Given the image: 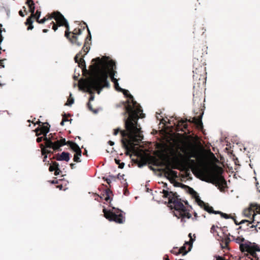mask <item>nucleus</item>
I'll use <instances>...</instances> for the list:
<instances>
[{"label":"nucleus","instance_id":"23","mask_svg":"<svg viewBox=\"0 0 260 260\" xmlns=\"http://www.w3.org/2000/svg\"><path fill=\"white\" fill-rule=\"evenodd\" d=\"M32 20H31V18H28L26 20V24L29 25L27 29L28 30H31L34 28V26L32 25Z\"/></svg>","mask_w":260,"mask_h":260},{"label":"nucleus","instance_id":"58","mask_svg":"<svg viewBox=\"0 0 260 260\" xmlns=\"http://www.w3.org/2000/svg\"><path fill=\"white\" fill-rule=\"evenodd\" d=\"M47 155H45L44 157V159H43V161H46V159H47Z\"/></svg>","mask_w":260,"mask_h":260},{"label":"nucleus","instance_id":"54","mask_svg":"<svg viewBox=\"0 0 260 260\" xmlns=\"http://www.w3.org/2000/svg\"><path fill=\"white\" fill-rule=\"evenodd\" d=\"M48 31V29H44L43 30V32L44 33L47 32Z\"/></svg>","mask_w":260,"mask_h":260},{"label":"nucleus","instance_id":"60","mask_svg":"<svg viewBox=\"0 0 260 260\" xmlns=\"http://www.w3.org/2000/svg\"><path fill=\"white\" fill-rule=\"evenodd\" d=\"M74 79L75 80H77L78 79V77L77 76H74Z\"/></svg>","mask_w":260,"mask_h":260},{"label":"nucleus","instance_id":"10","mask_svg":"<svg viewBox=\"0 0 260 260\" xmlns=\"http://www.w3.org/2000/svg\"><path fill=\"white\" fill-rule=\"evenodd\" d=\"M81 56L83 57L84 55H82V52H80L76 54L74 58V60L76 63H78L79 67L82 69L83 71H85L86 72L87 70L86 69V64L84 60L82 57L79 59Z\"/></svg>","mask_w":260,"mask_h":260},{"label":"nucleus","instance_id":"51","mask_svg":"<svg viewBox=\"0 0 260 260\" xmlns=\"http://www.w3.org/2000/svg\"><path fill=\"white\" fill-rule=\"evenodd\" d=\"M70 166L72 169H74L75 166V164H71Z\"/></svg>","mask_w":260,"mask_h":260},{"label":"nucleus","instance_id":"63","mask_svg":"<svg viewBox=\"0 0 260 260\" xmlns=\"http://www.w3.org/2000/svg\"><path fill=\"white\" fill-rule=\"evenodd\" d=\"M78 34H80L81 33V30L80 29H78Z\"/></svg>","mask_w":260,"mask_h":260},{"label":"nucleus","instance_id":"17","mask_svg":"<svg viewBox=\"0 0 260 260\" xmlns=\"http://www.w3.org/2000/svg\"><path fill=\"white\" fill-rule=\"evenodd\" d=\"M92 78V77H91V78H90L89 79H88V80L85 82V84H84V86H85V88H86V91H87L88 92H89L91 94V95H90V98H89V103H90L91 101H93L94 98V95L92 94V93H93V91L96 90V91H97V92H98V90H99V89H100L101 88V87H102V85H101V87H100L98 89L93 90H92V91H88V90H87V87H86V84H87V82H88L89 80H90Z\"/></svg>","mask_w":260,"mask_h":260},{"label":"nucleus","instance_id":"48","mask_svg":"<svg viewBox=\"0 0 260 260\" xmlns=\"http://www.w3.org/2000/svg\"><path fill=\"white\" fill-rule=\"evenodd\" d=\"M5 11H6V12L7 15L8 16H9V13H10V11H9V10L5 9Z\"/></svg>","mask_w":260,"mask_h":260},{"label":"nucleus","instance_id":"57","mask_svg":"<svg viewBox=\"0 0 260 260\" xmlns=\"http://www.w3.org/2000/svg\"><path fill=\"white\" fill-rule=\"evenodd\" d=\"M164 259H165V260H170L169 257L167 255H166V257H164Z\"/></svg>","mask_w":260,"mask_h":260},{"label":"nucleus","instance_id":"4","mask_svg":"<svg viewBox=\"0 0 260 260\" xmlns=\"http://www.w3.org/2000/svg\"><path fill=\"white\" fill-rule=\"evenodd\" d=\"M37 136L43 135L44 136V141L45 142V146L46 148H51L54 150H58L60 147L66 145V141L64 138L58 139V134H50L47 136L49 132V128L47 126H42L40 128V133H38V129H36Z\"/></svg>","mask_w":260,"mask_h":260},{"label":"nucleus","instance_id":"20","mask_svg":"<svg viewBox=\"0 0 260 260\" xmlns=\"http://www.w3.org/2000/svg\"><path fill=\"white\" fill-rule=\"evenodd\" d=\"M185 248V247L184 246L182 247L179 249H178L177 248L174 247L172 250H171V252L175 255H178L182 253V250Z\"/></svg>","mask_w":260,"mask_h":260},{"label":"nucleus","instance_id":"24","mask_svg":"<svg viewBox=\"0 0 260 260\" xmlns=\"http://www.w3.org/2000/svg\"><path fill=\"white\" fill-rule=\"evenodd\" d=\"M78 152H77L75 154L74 157V161L75 162H81V160L80 159V157L81 156L82 153H80L79 154H78Z\"/></svg>","mask_w":260,"mask_h":260},{"label":"nucleus","instance_id":"61","mask_svg":"<svg viewBox=\"0 0 260 260\" xmlns=\"http://www.w3.org/2000/svg\"><path fill=\"white\" fill-rule=\"evenodd\" d=\"M62 120H64V122L68 121V120L67 119H64V118H63Z\"/></svg>","mask_w":260,"mask_h":260},{"label":"nucleus","instance_id":"30","mask_svg":"<svg viewBox=\"0 0 260 260\" xmlns=\"http://www.w3.org/2000/svg\"><path fill=\"white\" fill-rule=\"evenodd\" d=\"M216 228H218V226H215V225H212L211 228V233H212L214 235H215V234H217H217V232L216 231Z\"/></svg>","mask_w":260,"mask_h":260},{"label":"nucleus","instance_id":"40","mask_svg":"<svg viewBox=\"0 0 260 260\" xmlns=\"http://www.w3.org/2000/svg\"><path fill=\"white\" fill-rule=\"evenodd\" d=\"M51 24H53V26H52V29L54 30V31H56L57 29V26L55 24V23L52 21Z\"/></svg>","mask_w":260,"mask_h":260},{"label":"nucleus","instance_id":"64","mask_svg":"<svg viewBox=\"0 0 260 260\" xmlns=\"http://www.w3.org/2000/svg\"><path fill=\"white\" fill-rule=\"evenodd\" d=\"M186 253H187V251H185V252L183 254V255H185V254H186Z\"/></svg>","mask_w":260,"mask_h":260},{"label":"nucleus","instance_id":"59","mask_svg":"<svg viewBox=\"0 0 260 260\" xmlns=\"http://www.w3.org/2000/svg\"><path fill=\"white\" fill-rule=\"evenodd\" d=\"M60 124L61 125H63V124H64V120H62V121L60 122Z\"/></svg>","mask_w":260,"mask_h":260},{"label":"nucleus","instance_id":"14","mask_svg":"<svg viewBox=\"0 0 260 260\" xmlns=\"http://www.w3.org/2000/svg\"><path fill=\"white\" fill-rule=\"evenodd\" d=\"M251 243L248 241H245L240 245V250L242 252H248L251 249Z\"/></svg>","mask_w":260,"mask_h":260},{"label":"nucleus","instance_id":"7","mask_svg":"<svg viewBox=\"0 0 260 260\" xmlns=\"http://www.w3.org/2000/svg\"><path fill=\"white\" fill-rule=\"evenodd\" d=\"M189 189L191 190L190 193L195 196L196 201L201 207L203 208L206 211L210 213H214L215 214H219L221 215L222 212L219 211H214L212 207L209 206V205L206 204L201 200L199 196L197 195V192L192 188H189Z\"/></svg>","mask_w":260,"mask_h":260},{"label":"nucleus","instance_id":"3","mask_svg":"<svg viewBox=\"0 0 260 260\" xmlns=\"http://www.w3.org/2000/svg\"><path fill=\"white\" fill-rule=\"evenodd\" d=\"M162 193L164 194L163 197L168 198L170 207L172 209H174L173 211L174 215L178 219H180V221L183 225L187 219L191 217L189 210L184 206L181 202V200L178 199L176 193L164 189L162 190Z\"/></svg>","mask_w":260,"mask_h":260},{"label":"nucleus","instance_id":"25","mask_svg":"<svg viewBox=\"0 0 260 260\" xmlns=\"http://www.w3.org/2000/svg\"><path fill=\"white\" fill-rule=\"evenodd\" d=\"M57 167H59V164L56 162H54L52 165L50 166L49 170L50 172L54 171Z\"/></svg>","mask_w":260,"mask_h":260},{"label":"nucleus","instance_id":"33","mask_svg":"<svg viewBox=\"0 0 260 260\" xmlns=\"http://www.w3.org/2000/svg\"><path fill=\"white\" fill-rule=\"evenodd\" d=\"M222 217H223L225 219H229V218H232L233 217H232L231 216L229 215H228L226 213H221V216Z\"/></svg>","mask_w":260,"mask_h":260},{"label":"nucleus","instance_id":"1","mask_svg":"<svg viewBox=\"0 0 260 260\" xmlns=\"http://www.w3.org/2000/svg\"><path fill=\"white\" fill-rule=\"evenodd\" d=\"M93 63L90 66L91 71L94 74L92 78L89 80L87 84L86 87L88 91L98 89L102 85L101 88L98 90V93L100 94L104 87H109L110 84L107 80L108 70L110 71V77L112 82L114 84V87L116 90L122 92L124 96L127 98L126 102L121 103L122 106L125 109L124 114H129V118L126 120V127H129V119L133 121V118H136V109H142L141 106L134 101L133 96L128 92V91L119 87L118 80L114 76L116 72L115 62L112 60L108 58L101 59L96 57L92 60Z\"/></svg>","mask_w":260,"mask_h":260},{"label":"nucleus","instance_id":"11","mask_svg":"<svg viewBox=\"0 0 260 260\" xmlns=\"http://www.w3.org/2000/svg\"><path fill=\"white\" fill-rule=\"evenodd\" d=\"M27 3L28 5L30 12L31 13L32 15H33V16L35 17L36 20H38L41 16V12L39 10H37L36 11V14L34 15L35 10L34 3H33V2L30 1H27Z\"/></svg>","mask_w":260,"mask_h":260},{"label":"nucleus","instance_id":"52","mask_svg":"<svg viewBox=\"0 0 260 260\" xmlns=\"http://www.w3.org/2000/svg\"><path fill=\"white\" fill-rule=\"evenodd\" d=\"M106 181H107V183H108L109 184L111 182V180L110 179L107 178L106 179Z\"/></svg>","mask_w":260,"mask_h":260},{"label":"nucleus","instance_id":"49","mask_svg":"<svg viewBox=\"0 0 260 260\" xmlns=\"http://www.w3.org/2000/svg\"><path fill=\"white\" fill-rule=\"evenodd\" d=\"M108 143H109L111 146H113V145H114V143L113 142L111 141H109L108 142Z\"/></svg>","mask_w":260,"mask_h":260},{"label":"nucleus","instance_id":"27","mask_svg":"<svg viewBox=\"0 0 260 260\" xmlns=\"http://www.w3.org/2000/svg\"><path fill=\"white\" fill-rule=\"evenodd\" d=\"M251 249L255 251V252L256 251H260V248L257 244H256L254 243H253V245L252 246H251Z\"/></svg>","mask_w":260,"mask_h":260},{"label":"nucleus","instance_id":"62","mask_svg":"<svg viewBox=\"0 0 260 260\" xmlns=\"http://www.w3.org/2000/svg\"><path fill=\"white\" fill-rule=\"evenodd\" d=\"M77 138H78V139H79V140H80V139H81L80 137H79V136H77L76 139H77Z\"/></svg>","mask_w":260,"mask_h":260},{"label":"nucleus","instance_id":"12","mask_svg":"<svg viewBox=\"0 0 260 260\" xmlns=\"http://www.w3.org/2000/svg\"><path fill=\"white\" fill-rule=\"evenodd\" d=\"M66 145H68L75 153L78 152V154H79L80 153H82L81 149L76 143L69 141L66 142Z\"/></svg>","mask_w":260,"mask_h":260},{"label":"nucleus","instance_id":"6","mask_svg":"<svg viewBox=\"0 0 260 260\" xmlns=\"http://www.w3.org/2000/svg\"><path fill=\"white\" fill-rule=\"evenodd\" d=\"M199 174L202 180L212 183L220 177L214 170L208 168L200 170Z\"/></svg>","mask_w":260,"mask_h":260},{"label":"nucleus","instance_id":"8","mask_svg":"<svg viewBox=\"0 0 260 260\" xmlns=\"http://www.w3.org/2000/svg\"><path fill=\"white\" fill-rule=\"evenodd\" d=\"M55 20L59 26H65L67 29L65 31V37L71 41L72 39L70 38V32H69V25L64 16L60 13H56V16H55Z\"/></svg>","mask_w":260,"mask_h":260},{"label":"nucleus","instance_id":"2","mask_svg":"<svg viewBox=\"0 0 260 260\" xmlns=\"http://www.w3.org/2000/svg\"><path fill=\"white\" fill-rule=\"evenodd\" d=\"M136 118H133L129 121V128L126 127V120L129 118V114L127 113L126 115L124 114V112L123 113L124 115L123 120L124 121V125L126 131H121L119 128L114 129L113 135L116 136L120 132L121 136L124 138L127 137L129 139L131 140L133 142L139 143L143 139V136L141 134V127L138 124V120L139 118H143L145 117V114H143V110L142 109H136Z\"/></svg>","mask_w":260,"mask_h":260},{"label":"nucleus","instance_id":"32","mask_svg":"<svg viewBox=\"0 0 260 260\" xmlns=\"http://www.w3.org/2000/svg\"><path fill=\"white\" fill-rule=\"evenodd\" d=\"M74 100L73 98L69 99L68 100V103L66 104L68 106H71L74 103Z\"/></svg>","mask_w":260,"mask_h":260},{"label":"nucleus","instance_id":"22","mask_svg":"<svg viewBox=\"0 0 260 260\" xmlns=\"http://www.w3.org/2000/svg\"><path fill=\"white\" fill-rule=\"evenodd\" d=\"M248 254H249V255L250 256H251L252 258H254L256 260H258V258L257 256L256 252L255 251L253 250L252 249H251V248L248 252Z\"/></svg>","mask_w":260,"mask_h":260},{"label":"nucleus","instance_id":"39","mask_svg":"<svg viewBox=\"0 0 260 260\" xmlns=\"http://www.w3.org/2000/svg\"><path fill=\"white\" fill-rule=\"evenodd\" d=\"M43 140H44V136L38 137L37 139V142L38 143H40V142H42Z\"/></svg>","mask_w":260,"mask_h":260},{"label":"nucleus","instance_id":"21","mask_svg":"<svg viewBox=\"0 0 260 260\" xmlns=\"http://www.w3.org/2000/svg\"><path fill=\"white\" fill-rule=\"evenodd\" d=\"M73 35L72 36V39L71 41V42L73 43V44H76L77 46H80L81 45V43H80L78 40H77V38L76 36H75V32H73Z\"/></svg>","mask_w":260,"mask_h":260},{"label":"nucleus","instance_id":"36","mask_svg":"<svg viewBox=\"0 0 260 260\" xmlns=\"http://www.w3.org/2000/svg\"><path fill=\"white\" fill-rule=\"evenodd\" d=\"M220 230L225 236L228 235V234H226V232L228 231L226 226H223L222 228H221Z\"/></svg>","mask_w":260,"mask_h":260},{"label":"nucleus","instance_id":"41","mask_svg":"<svg viewBox=\"0 0 260 260\" xmlns=\"http://www.w3.org/2000/svg\"><path fill=\"white\" fill-rule=\"evenodd\" d=\"M202 116V115L200 116V118H199V119H197L196 118H194L193 119V121H199V122H200V123H202V120H201Z\"/></svg>","mask_w":260,"mask_h":260},{"label":"nucleus","instance_id":"15","mask_svg":"<svg viewBox=\"0 0 260 260\" xmlns=\"http://www.w3.org/2000/svg\"><path fill=\"white\" fill-rule=\"evenodd\" d=\"M112 194V191L109 189H107L105 190V191L102 194V197H101V198H104V199L106 201L108 202L109 201H111V195Z\"/></svg>","mask_w":260,"mask_h":260},{"label":"nucleus","instance_id":"56","mask_svg":"<svg viewBox=\"0 0 260 260\" xmlns=\"http://www.w3.org/2000/svg\"><path fill=\"white\" fill-rule=\"evenodd\" d=\"M171 172H172V173L173 174H174V175H177V172H176V171H171Z\"/></svg>","mask_w":260,"mask_h":260},{"label":"nucleus","instance_id":"34","mask_svg":"<svg viewBox=\"0 0 260 260\" xmlns=\"http://www.w3.org/2000/svg\"><path fill=\"white\" fill-rule=\"evenodd\" d=\"M247 222V226H249V224H250L251 223L250 222H249L248 220H246V219H244V220H242L240 222H239V225L240 224H243L245 223H246Z\"/></svg>","mask_w":260,"mask_h":260},{"label":"nucleus","instance_id":"29","mask_svg":"<svg viewBox=\"0 0 260 260\" xmlns=\"http://www.w3.org/2000/svg\"><path fill=\"white\" fill-rule=\"evenodd\" d=\"M86 43H85L83 47L82 48V51L84 52V55H86L89 51V47L86 46Z\"/></svg>","mask_w":260,"mask_h":260},{"label":"nucleus","instance_id":"16","mask_svg":"<svg viewBox=\"0 0 260 260\" xmlns=\"http://www.w3.org/2000/svg\"><path fill=\"white\" fill-rule=\"evenodd\" d=\"M59 13V12H54L51 15H49L48 16L47 18L44 17L43 19H42L41 20H39V19L38 20H37V21L39 23L43 24V23H45V22L47 20H51L52 18H54L55 19V16H56V13Z\"/></svg>","mask_w":260,"mask_h":260},{"label":"nucleus","instance_id":"13","mask_svg":"<svg viewBox=\"0 0 260 260\" xmlns=\"http://www.w3.org/2000/svg\"><path fill=\"white\" fill-rule=\"evenodd\" d=\"M70 153L67 152H62L60 154H58L56 159L58 161H66L68 162L70 160Z\"/></svg>","mask_w":260,"mask_h":260},{"label":"nucleus","instance_id":"5","mask_svg":"<svg viewBox=\"0 0 260 260\" xmlns=\"http://www.w3.org/2000/svg\"><path fill=\"white\" fill-rule=\"evenodd\" d=\"M104 216L109 221H113L116 223H122L125 219L123 216V212L118 209L113 208L112 211H107L106 209H103Z\"/></svg>","mask_w":260,"mask_h":260},{"label":"nucleus","instance_id":"28","mask_svg":"<svg viewBox=\"0 0 260 260\" xmlns=\"http://www.w3.org/2000/svg\"><path fill=\"white\" fill-rule=\"evenodd\" d=\"M87 107L89 109V110L90 111H92L93 113H94L95 114L98 113V109H95V110L93 109V108H92V107L91 106V104L89 102H88L87 103Z\"/></svg>","mask_w":260,"mask_h":260},{"label":"nucleus","instance_id":"44","mask_svg":"<svg viewBox=\"0 0 260 260\" xmlns=\"http://www.w3.org/2000/svg\"><path fill=\"white\" fill-rule=\"evenodd\" d=\"M192 242H193V240L192 239H191L189 242H186L185 244L190 245L191 246Z\"/></svg>","mask_w":260,"mask_h":260},{"label":"nucleus","instance_id":"31","mask_svg":"<svg viewBox=\"0 0 260 260\" xmlns=\"http://www.w3.org/2000/svg\"><path fill=\"white\" fill-rule=\"evenodd\" d=\"M156 117L158 120H160L161 123L164 124H166V121L164 119L162 118V119H160V117H161V116L160 115V114L156 113Z\"/></svg>","mask_w":260,"mask_h":260},{"label":"nucleus","instance_id":"9","mask_svg":"<svg viewBox=\"0 0 260 260\" xmlns=\"http://www.w3.org/2000/svg\"><path fill=\"white\" fill-rule=\"evenodd\" d=\"M172 121V123L174 126L177 127V128H179V127L182 126L184 128L186 129L187 128V124L186 123L187 119H175L173 120H169L168 123L169 124H171Z\"/></svg>","mask_w":260,"mask_h":260},{"label":"nucleus","instance_id":"26","mask_svg":"<svg viewBox=\"0 0 260 260\" xmlns=\"http://www.w3.org/2000/svg\"><path fill=\"white\" fill-rule=\"evenodd\" d=\"M230 234H229L228 235H226V237L224 239V241H223L225 245V247H227L230 243V242L231 241V240L230 239L229 236H230Z\"/></svg>","mask_w":260,"mask_h":260},{"label":"nucleus","instance_id":"19","mask_svg":"<svg viewBox=\"0 0 260 260\" xmlns=\"http://www.w3.org/2000/svg\"><path fill=\"white\" fill-rule=\"evenodd\" d=\"M231 237L233 238L232 240L235 241L237 243L239 244V245H240L241 244L245 241V239L242 237H238L237 238H235L233 236H232Z\"/></svg>","mask_w":260,"mask_h":260},{"label":"nucleus","instance_id":"55","mask_svg":"<svg viewBox=\"0 0 260 260\" xmlns=\"http://www.w3.org/2000/svg\"><path fill=\"white\" fill-rule=\"evenodd\" d=\"M51 183H52V184H55V183H57V181L52 180V181H51Z\"/></svg>","mask_w":260,"mask_h":260},{"label":"nucleus","instance_id":"42","mask_svg":"<svg viewBox=\"0 0 260 260\" xmlns=\"http://www.w3.org/2000/svg\"><path fill=\"white\" fill-rule=\"evenodd\" d=\"M245 260H253V259L251 256H250L248 254H246Z\"/></svg>","mask_w":260,"mask_h":260},{"label":"nucleus","instance_id":"43","mask_svg":"<svg viewBox=\"0 0 260 260\" xmlns=\"http://www.w3.org/2000/svg\"><path fill=\"white\" fill-rule=\"evenodd\" d=\"M118 165L119 168L122 169L124 166V163L120 162L118 164Z\"/></svg>","mask_w":260,"mask_h":260},{"label":"nucleus","instance_id":"47","mask_svg":"<svg viewBox=\"0 0 260 260\" xmlns=\"http://www.w3.org/2000/svg\"><path fill=\"white\" fill-rule=\"evenodd\" d=\"M232 219L234 220V222L236 225H239V222H238L234 217H233Z\"/></svg>","mask_w":260,"mask_h":260},{"label":"nucleus","instance_id":"38","mask_svg":"<svg viewBox=\"0 0 260 260\" xmlns=\"http://www.w3.org/2000/svg\"><path fill=\"white\" fill-rule=\"evenodd\" d=\"M256 227H257L259 229H260L259 223H258V224H257L256 226H254L253 225H251L250 226V228H254V230L256 232H257L258 231L256 229Z\"/></svg>","mask_w":260,"mask_h":260},{"label":"nucleus","instance_id":"45","mask_svg":"<svg viewBox=\"0 0 260 260\" xmlns=\"http://www.w3.org/2000/svg\"><path fill=\"white\" fill-rule=\"evenodd\" d=\"M244 230V231H246V230H248L249 229L248 228H244V227L243 226H240L239 227V228L238 229H242Z\"/></svg>","mask_w":260,"mask_h":260},{"label":"nucleus","instance_id":"53","mask_svg":"<svg viewBox=\"0 0 260 260\" xmlns=\"http://www.w3.org/2000/svg\"><path fill=\"white\" fill-rule=\"evenodd\" d=\"M19 15H20V16H24V15L23 14V13H22V12L21 11H19Z\"/></svg>","mask_w":260,"mask_h":260},{"label":"nucleus","instance_id":"37","mask_svg":"<svg viewBox=\"0 0 260 260\" xmlns=\"http://www.w3.org/2000/svg\"><path fill=\"white\" fill-rule=\"evenodd\" d=\"M54 175L55 176H57L59 174V173L61 172V171L59 169V167H57L56 169L55 170Z\"/></svg>","mask_w":260,"mask_h":260},{"label":"nucleus","instance_id":"35","mask_svg":"<svg viewBox=\"0 0 260 260\" xmlns=\"http://www.w3.org/2000/svg\"><path fill=\"white\" fill-rule=\"evenodd\" d=\"M1 27H2V24H0V28H1ZM2 31H5V29L4 28L3 29H2L1 28H0V43L3 41V38L2 35Z\"/></svg>","mask_w":260,"mask_h":260},{"label":"nucleus","instance_id":"18","mask_svg":"<svg viewBox=\"0 0 260 260\" xmlns=\"http://www.w3.org/2000/svg\"><path fill=\"white\" fill-rule=\"evenodd\" d=\"M121 143L122 147L126 150L129 151V144L130 142H129L126 139H121Z\"/></svg>","mask_w":260,"mask_h":260},{"label":"nucleus","instance_id":"46","mask_svg":"<svg viewBox=\"0 0 260 260\" xmlns=\"http://www.w3.org/2000/svg\"><path fill=\"white\" fill-rule=\"evenodd\" d=\"M216 260H225V259H224L222 256H218L216 257Z\"/></svg>","mask_w":260,"mask_h":260},{"label":"nucleus","instance_id":"50","mask_svg":"<svg viewBox=\"0 0 260 260\" xmlns=\"http://www.w3.org/2000/svg\"><path fill=\"white\" fill-rule=\"evenodd\" d=\"M115 161L116 164H117V165H118L119 163H120V160L115 159Z\"/></svg>","mask_w":260,"mask_h":260}]
</instances>
